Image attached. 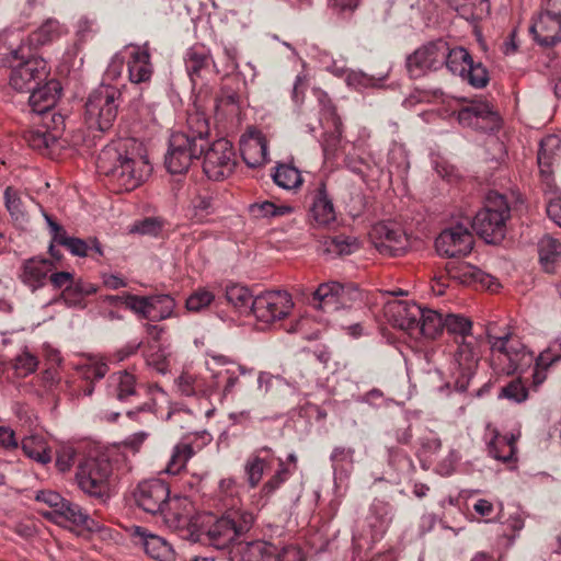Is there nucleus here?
<instances>
[{"label":"nucleus","instance_id":"obj_63","mask_svg":"<svg viewBox=\"0 0 561 561\" xmlns=\"http://www.w3.org/2000/svg\"><path fill=\"white\" fill-rule=\"evenodd\" d=\"M240 95L229 88H222L217 99V107L225 110L229 114H237L239 111Z\"/></svg>","mask_w":561,"mask_h":561},{"label":"nucleus","instance_id":"obj_43","mask_svg":"<svg viewBox=\"0 0 561 561\" xmlns=\"http://www.w3.org/2000/svg\"><path fill=\"white\" fill-rule=\"evenodd\" d=\"M62 33L61 26L57 20H46L36 31L30 34L26 47L37 48L39 46L49 44L59 38Z\"/></svg>","mask_w":561,"mask_h":561},{"label":"nucleus","instance_id":"obj_38","mask_svg":"<svg viewBox=\"0 0 561 561\" xmlns=\"http://www.w3.org/2000/svg\"><path fill=\"white\" fill-rule=\"evenodd\" d=\"M444 316L433 309L422 308V316L417 320L414 337L435 339L444 330Z\"/></svg>","mask_w":561,"mask_h":561},{"label":"nucleus","instance_id":"obj_4","mask_svg":"<svg viewBox=\"0 0 561 561\" xmlns=\"http://www.w3.org/2000/svg\"><path fill=\"white\" fill-rule=\"evenodd\" d=\"M209 127L207 121L196 114V130L173 133L164 157V165L172 174L185 173L192 162L198 159L207 146Z\"/></svg>","mask_w":561,"mask_h":561},{"label":"nucleus","instance_id":"obj_51","mask_svg":"<svg viewBox=\"0 0 561 561\" xmlns=\"http://www.w3.org/2000/svg\"><path fill=\"white\" fill-rule=\"evenodd\" d=\"M275 463H277L275 473L264 483L262 488V494L266 497L271 496L277 489H279V486L285 481H287L294 472L290 470L289 465L276 456Z\"/></svg>","mask_w":561,"mask_h":561},{"label":"nucleus","instance_id":"obj_30","mask_svg":"<svg viewBox=\"0 0 561 561\" xmlns=\"http://www.w3.org/2000/svg\"><path fill=\"white\" fill-rule=\"evenodd\" d=\"M128 51V76L133 83H146L151 79L153 69L150 55L145 47L131 46Z\"/></svg>","mask_w":561,"mask_h":561},{"label":"nucleus","instance_id":"obj_62","mask_svg":"<svg viewBox=\"0 0 561 561\" xmlns=\"http://www.w3.org/2000/svg\"><path fill=\"white\" fill-rule=\"evenodd\" d=\"M214 299L215 295L210 290L199 288L186 299V308L190 311H201L208 307Z\"/></svg>","mask_w":561,"mask_h":561},{"label":"nucleus","instance_id":"obj_28","mask_svg":"<svg viewBox=\"0 0 561 561\" xmlns=\"http://www.w3.org/2000/svg\"><path fill=\"white\" fill-rule=\"evenodd\" d=\"M30 92L28 104L32 111L38 115H46L55 107L61 93V87L58 81L50 80Z\"/></svg>","mask_w":561,"mask_h":561},{"label":"nucleus","instance_id":"obj_16","mask_svg":"<svg viewBox=\"0 0 561 561\" xmlns=\"http://www.w3.org/2000/svg\"><path fill=\"white\" fill-rule=\"evenodd\" d=\"M549 9L539 13L530 32L541 46H553L561 42V0H549Z\"/></svg>","mask_w":561,"mask_h":561},{"label":"nucleus","instance_id":"obj_19","mask_svg":"<svg viewBox=\"0 0 561 561\" xmlns=\"http://www.w3.org/2000/svg\"><path fill=\"white\" fill-rule=\"evenodd\" d=\"M307 198L309 217L316 226L329 227L336 221V209L324 182L310 190Z\"/></svg>","mask_w":561,"mask_h":561},{"label":"nucleus","instance_id":"obj_21","mask_svg":"<svg viewBox=\"0 0 561 561\" xmlns=\"http://www.w3.org/2000/svg\"><path fill=\"white\" fill-rule=\"evenodd\" d=\"M446 272L450 279L466 286H480L490 290L499 287L495 277L467 262H449Z\"/></svg>","mask_w":561,"mask_h":561},{"label":"nucleus","instance_id":"obj_10","mask_svg":"<svg viewBox=\"0 0 561 561\" xmlns=\"http://www.w3.org/2000/svg\"><path fill=\"white\" fill-rule=\"evenodd\" d=\"M236 152L232 144L220 138L204 150L203 171L213 181H222L230 176L236 168Z\"/></svg>","mask_w":561,"mask_h":561},{"label":"nucleus","instance_id":"obj_44","mask_svg":"<svg viewBox=\"0 0 561 561\" xmlns=\"http://www.w3.org/2000/svg\"><path fill=\"white\" fill-rule=\"evenodd\" d=\"M225 297L238 312L250 313L253 311L254 297L245 286L239 284L227 286Z\"/></svg>","mask_w":561,"mask_h":561},{"label":"nucleus","instance_id":"obj_42","mask_svg":"<svg viewBox=\"0 0 561 561\" xmlns=\"http://www.w3.org/2000/svg\"><path fill=\"white\" fill-rule=\"evenodd\" d=\"M21 448L26 457L41 465H46L51 460L50 449L46 439L41 435H31L24 437L21 442Z\"/></svg>","mask_w":561,"mask_h":561},{"label":"nucleus","instance_id":"obj_14","mask_svg":"<svg viewBox=\"0 0 561 561\" xmlns=\"http://www.w3.org/2000/svg\"><path fill=\"white\" fill-rule=\"evenodd\" d=\"M294 307L287 291H265L254 298L252 313L257 321L270 324L289 314Z\"/></svg>","mask_w":561,"mask_h":561},{"label":"nucleus","instance_id":"obj_5","mask_svg":"<svg viewBox=\"0 0 561 561\" xmlns=\"http://www.w3.org/2000/svg\"><path fill=\"white\" fill-rule=\"evenodd\" d=\"M7 61L11 68L10 85L16 91L28 92L47 78L46 61L24 43L9 53Z\"/></svg>","mask_w":561,"mask_h":561},{"label":"nucleus","instance_id":"obj_12","mask_svg":"<svg viewBox=\"0 0 561 561\" xmlns=\"http://www.w3.org/2000/svg\"><path fill=\"white\" fill-rule=\"evenodd\" d=\"M455 352L456 371H454V388L463 392L468 389L469 382L474 375L480 359L479 342L474 336L465 340H456Z\"/></svg>","mask_w":561,"mask_h":561},{"label":"nucleus","instance_id":"obj_2","mask_svg":"<svg viewBox=\"0 0 561 561\" xmlns=\"http://www.w3.org/2000/svg\"><path fill=\"white\" fill-rule=\"evenodd\" d=\"M486 339L491 351V366L499 374L512 375L523 371L534 359L538 367L546 368L561 359L559 346H550L535 358L534 353L511 331L497 335L490 328L486 331Z\"/></svg>","mask_w":561,"mask_h":561},{"label":"nucleus","instance_id":"obj_64","mask_svg":"<svg viewBox=\"0 0 561 561\" xmlns=\"http://www.w3.org/2000/svg\"><path fill=\"white\" fill-rule=\"evenodd\" d=\"M388 462L398 473H408L414 469L412 459L402 450L390 449Z\"/></svg>","mask_w":561,"mask_h":561},{"label":"nucleus","instance_id":"obj_49","mask_svg":"<svg viewBox=\"0 0 561 561\" xmlns=\"http://www.w3.org/2000/svg\"><path fill=\"white\" fill-rule=\"evenodd\" d=\"M146 365L159 374L169 371L168 353L165 348L158 344H149L144 351Z\"/></svg>","mask_w":561,"mask_h":561},{"label":"nucleus","instance_id":"obj_18","mask_svg":"<svg viewBox=\"0 0 561 561\" xmlns=\"http://www.w3.org/2000/svg\"><path fill=\"white\" fill-rule=\"evenodd\" d=\"M435 248L440 255L463 256L473 248V236L463 225H456L439 233L435 240Z\"/></svg>","mask_w":561,"mask_h":561},{"label":"nucleus","instance_id":"obj_36","mask_svg":"<svg viewBox=\"0 0 561 561\" xmlns=\"http://www.w3.org/2000/svg\"><path fill=\"white\" fill-rule=\"evenodd\" d=\"M230 561H273V545L265 541L245 543L232 552Z\"/></svg>","mask_w":561,"mask_h":561},{"label":"nucleus","instance_id":"obj_3","mask_svg":"<svg viewBox=\"0 0 561 561\" xmlns=\"http://www.w3.org/2000/svg\"><path fill=\"white\" fill-rule=\"evenodd\" d=\"M253 515L249 512L230 508L220 518L213 522L205 518L197 529L191 531V540L208 543L217 549H225L241 534L248 531L253 524Z\"/></svg>","mask_w":561,"mask_h":561},{"label":"nucleus","instance_id":"obj_31","mask_svg":"<svg viewBox=\"0 0 561 561\" xmlns=\"http://www.w3.org/2000/svg\"><path fill=\"white\" fill-rule=\"evenodd\" d=\"M210 357L216 366L221 367V369L214 374V377L217 379H225L222 386V394L225 397L232 393L236 385L239 381V375L252 373V369L236 364L224 355H211Z\"/></svg>","mask_w":561,"mask_h":561},{"label":"nucleus","instance_id":"obj_61","mask_svg":"<svg viewBox=\"0 0 561 561\" xmlns=\"http://www.w3.org/2000/svg\"><path fill=\"white\" fill-rule=\"evenodd\" d=\"M5 207L14 220L24 218V208L21 197L16 190L9 186L4 191Z\"/></svg>","mask_w":561,"mask_h":561},{"label":"nucleus","instance_id":"obj_27","mask_svg":"<svg viewBox=\"0 0 561 561\" xmlns=\"http://www.w3.org/2000/svg\"><path fill=\"white\" fill-rule=\"evenodd\" d=\"M393 518L392 506L385 501L374 500L369 506L366 524L373 541L380 540L387 533Z\"/></svg>","mask_w":561,"mask_h":561},{"label":"nucleus","instance_id":"obj_15","mask_svg":"<svg viewBox=\"0 0 561 561\" xmlns=\"http://www.w3.org/2000/svg\"><path fill=\"white\" fill-rule=\"evenodd\" d=\"M126 308L140 319L158 322L172 317L175 301L169 295L134 296L127 297Z\"/></svg>","mask_w":561,"mask_h":561},{"label":"nucleus","instance_id":"obj_39","mask_svg":"<svg viewBox=\"0 0 561 561\" xmlns=\"http://www.w3.org/2000/svg\"><path fill=\"white\" fill-rule=\"evenodd\" d=\"M58 131H50L47 126L36 127L24 134V139L28 146L43 154L51 152L53 147L58 142Z\"/></svg>","mask_w":561,"mask_h":561},{"label":"nucleus","instance_id":"obj_1","mask_svg":"<svg viewBox=\"0 0 561 561\" xmlns=\"http://www.w3.org/2000/svg\"><path fill=\"white\" fill-rule=\"evenodd\" d=\"M96 168L110 176L119 191L135 190L152 171L141 145L134 139L104 148L98 157Z\"/></svg>","mask_w":561,"mask_h":561},{"label":"nucleus","instance_id":"obj_8","mask_svg":"<svg viewBox=\"0 0 561 561\" xmlns=\"http://www.w3.org/2000/svg\"><path fill=\"white\" fill-rule=\"evenodd\" d=\"M121 92L113 85H100L85 103V122L90 128L108 130L118 113Z\"/></svg>","mask_w":561,"mask_h":561},{"label":"nucleus","instance_id":"obj_24","mask_svg":"<svg viewBox=\"0 0 561 561\" xmlns=\"http://www.w3.org/2000/svg\"><path fill=\"white\" fill-rule=\"evenodd\" d=\"M386 314L394 327L413 336L417 320L422 316V307L415 302L394 301L388 305Z\"/></svg>","mask_w":561,"mask_h":561},{"label":"nucleus","instance_id":"obj_35","mask_svg":"<svg viewBox=\"0 0 561 561\" xmlns=\"http://www.w3.org/2000/svg\"><path fill=\"white\" fill-rule=\"evenodd\" d=\"M354 454L355 450L350 447L337 446L332 450L330 459L336 488L348 480L354 468Z\"/></svg>","mask_w":561,"mask_h":561},{"label":"nucleus","instance_id":"obj_58","mask_svg":"<svg viewBox=\"0 0 561 561\" xmlns=\"http://www.w3.org/2000/svg\"><path fill=\"white\" fill-rule=\"evenodd\" d=\"M191 209L193 218L197 221H203L215 211V201L209 194L197 195L191 202Z\"/></svg>","mask_w":561,"mask_h":561},{"label":"nucleus","instance_id":"obj_40","mask_svg":"<svg viewBox=\"0 0 561 561\" xmlns=\"http://www.w3.org/2000/svg\"><path fill=\"white\" fill-rule=\"evenodd\" d=\"M516 439L517 437L514 434L510 436L495 434L488 444L490 456L502 462L514 460L517 451Z\"/></svg>","mask_w":561,"mask_h":561},{"label":"nucleus","instance_id":"obj_34","mask_svg":"<svg viewBox=\"0 0 561 561\" xmlns=\"http://www.w3.org/2000/svg\"><path fill=\"white\" fill-rule=\"evenodd\" d=\"M561 149V139L557 135H547L539 142L537 154L538 167L541 176L549 181L552 175V167Z\"/></svg>","mask_w":561,"mask_h":561},{"label":"nucleus","instance_id":"obj_25","mask_svg":"<svg viewBox=\"0 0 561 561\" xmlns=\"http://www.w3.org/2000/svg\"><path fill=\"white\" fill-rule=\"evenodd\" d=\"M240 150L243 161L250 168H259L268 161L267 141L259 130H250L241 137Z\"/></svg>","mask_w":561,"mask_h":561},{"label":"nucleus","instance_id":"obj_48","mask_svg":"<svg viewBox=\"0 0 561 561\" xmlns=\"http://www.w3.org/2000/svg\"><path fill=\"white\" fill-rule=\"evenodd\" d=\"M193 455L194 450L191 444L184 442L176 444L172 449V454L165 467V472L169 474H178L185 468L187 461Z\"/></svg>","mask_w":561,"mask_h":561},{"label":"nucleus","instance_id":"obj_7","mask_svg":"<svg viewBox=\"0 0 561 561\" xmlns=\"http://www.w3.org/2000/svg\"><path fill=\"white\" fill-rule=\"evenodd\" d=\"M113 467L104 457L88 458L77 469L76 481L88 496L105 503L112 495Z\"/></svg>","mask_w":561,"mask_h":561},{"label":"nucleus","instance_id":"obj_53","mask_svg":"<svg viewBox=\"0 0 561 561\" xmlns=\"http://www.w3.org/2000/svg\"><path fill=\"white\" fill-rule=\"evenodd\" d=\"M249 210L254 218H270L290 214L293 208L287 205H276L270 201H264L250 205Z\"/></svg>","mask_w":561,"mask_h":561},{"label":"nucleus","instance_id":"obj_45","mask_svg":"<svg viewBox=\"0 0 561 561\" xmlns=\"http://www.w3.org/2000/svg\"><path fill=\"white\" fill-rule=\"evenodd\" d=\"M444 66L453 73L460 78L465 75L466 69L472 62V57L469 51L461 47H450L447 43V54Z\"/></svg>","mask_w":561,"mask_h":561},{"label":"nucleus","instance_id":"obj_6","mask_svg":"<svg viewBox=\"0 0 561 561\" xmlns=\"http://www.w3.org/2000/svg\"><path fill=\"white\" fill-rule=\"evenodd\" d=\"M510 216L511 209L505 196L490 192L484 207L472 219V228L485 242L497 243L505 237Z\"/></svg>","mask_w":561,"mask_h":561},{"label":"nucleus","instance_id":"obj_59","mask_svg":"<svg viewBox=\"0 0 561 561\" xmlns=\"http://www.w3.org/2000/svg\"><path fill=\"white\" fill-rule=\"evenodd\" d=\"M38 360L35 355L27 350L22 351L13 359V369L18 377H26L37 368Z\"/></svg>","mask_w":561,"mask_h":561},{"label":"nucleus","instance_id":"obj_9","mask_svg":"<svg viewBox=\"0 0 561 561\" xmlns=\"http://www.w3.org/2000/svg\"><path fill=\"white\" fill-rule=\"evenodd\" d=\"M194 505L188 497H171L162 512L164 523L183 538L191 540V531L199 527L201 522L210 518L209 514L194 515Z\"/></svg>","mask_w":561,"mask_h":561},{"label":"nucleus","instance_id":"obj_17","mask_svg":"<svg viewBox=\"0 0 561 561\" xmlns=\"http://www.w3.org/2000/svg\"><path fill=\"white\" fill-rule=\"evenodd\" d=\"M134 499L138 507L146 513L162 514L170 497L169 485L160 479H150L140 482L134 491Z\"/></svg>","mask_w":561,"mask_h":561},{"label":"nucleus","instance_id":"obj_52","mask_svg":"<svg viewBox=\"0 0 561 561\" xmlns=\"http://www.w3.org/2000/svg\"><path fill=\"white\" fill-rule=\"evenodd\" d=\"M273 180L276 185L285 190L296 188L302 181L299 170L288 164L278 165Z\"/></svg>","mask_w":561,"mask_h":561},{"label":"nucleus","instance_id":"obj_56","mask_svg":"<svg viewBox=\"0 0 561 561\" xmlns=\"http://www.w3.org/2000/svg\"><path fill=\"white\" fill-rule=\"evenodd\" d=\"M461 79L476 89L486 87L490 81L488 69L481 62H474L473 60L466 69Z\"/></svg>","mask_w":561,"mask_h":561},{"label":"nucleus","instance_id":"obj_54","mask_svg":"<svg viewBox=\"0 0 561 561\" xmlns=\"http://www.w3.org/2000/svg\"><path fill=\"white\" fill-rule=\"evenodd\" d=\"M327 252L336 255H350L359 249L356 238L350 236H336L325 242Z\"/></svg>","mask_w":561,"mask_h":561},{"label":"nucleus","instance_id":"obj_32","mask_svg":"<svg viewBox=\"0 0 561 561\" xmlns=\"http://www.w3.org/2000/svg\"><path fill=\"white\" fill-rule=\"evenodd\" d=\"M275 463V454L270 447H262L251 455L245 465L244 471L251 488L257 486L263 473Z\"/></svg>","mask_w":561,"mask_h":561},{"label":"nucleus","instance_id":"obj_47","mask_svg":"<svg viewBox=\"0 0 561 561\" xmlns=\"http://www.w3.org/2000/svg\"><path fill=\"white\" fill-rule=\"evenodd\" d=\"M80 377L87 381H98L108 371L107 364L100 356H88L77 367Z\"/></svg>","mask_w":561,"mask_h":561},{"label":"nucleus","instance_id":"obj_22","mask_svg":"<svg viewBox=\"0 0 561 561\" xmlns=\"http://www.w3.org/2000/svg\"><path fill=\"white\" fill-rule=\"evenodd\" d=\"M184 65L193 84L199 79H206L214 72H218L209 48L202 44H195L185 51Z\"/></svg>","mask_w":561,"mask_h":561},{"label":"nucleus","instance_id":"obj_37","mask_svg":"<svg viewBox=\"0 0 561 561\" xmlns=\"http://www.w3.org/2000/svg\"><path fill=\"white\" fill-rule=\"evenodd\" d=\"M137 379L134 374L124 370L117 371L108 378V394L119 401H125L136 394Z\"/></svg>","mask_w":561,"mask_h":561},{"label":"nucleus","instance_id":"obj_23","mask_svg":"<svg viewBox=\"0 0 561 561\" xmlns=\"http://www.w3.org/2000/svg\"><path fill=\"white\" fill-rule=\"evenodd\" d=\"M348 293L337 282L323 283L313 293L311 304L324 312H333L345 307Z\"/></svg>","mask_w":561,"mask_h":561},{"label":"nucleus","instance_id":"obj_29","mask_svg":"<svg viewBox=\"0 0 561 561\" xmlns=\"http://www.w3.org/2000/svg\"><path fill=\"white\" fill-rule=\"evenodd\" d=\"M53 268L50 260L32 257L23 263L20 279L32 290H36L46 284Z\"/></svg>","mask_w":561,"mask_h":561},{"label":"nucleus","instance_id":"obj_60","mask_svg":"<svg viewBox=\"0 0 561 561\" xmlns=\"http://www.w3.org/2000/svg\"><path fill=\"white\" fill-rule=\"evenodd\" d=\"M499 397L505 398L514 403H522L528 398V389L520 379H514L502 387Z\"/></svg>","mask_w":561,"mask_h":561},{"label":"nucleus","instance_id":"obj_46","mask_svg":"<svg viewBox=\"0 0 561 561\" xmlns=\"http://www.w3.org/2000/svg\"><path fill=\"white\" fill-rule=\"evenodd\" d=\"M444 330H446L448 334L453 335L455 341H461L469 336H473L471 333L472 321L462 314H446L444 318Z\"/></svg>","mask_w":561,"mask_h":561},{"label":"nucleus","instance_id":"obj_55","mask_svg":"<svg viewBox=\"0 0 561 561\" xmlns=\"http://www.w3.org/2000/svg\"><path fill=\"white\" fill-rule=\"evenodd\" d=\"M45 219L49 229V233L51 236V242L49 245V254L56 260L61 259V254L59 251L55 250V244L66 247L69 240L72 237L67 234V231L62 226L57 224L49 215L45 214Z\"/></svg>","mask_w":561,"mask_h":561},{"label":"nucleus","instance_id":"obj_57","mask_svg":"<svg viewBox=\"0 0 561 561\" xmlns=\"http://www.w3.org/2000/svg\"><path fill=\"white\" fill-rule=\"evenodd\" d=\"M72 255L76 256H87L89 251H94L100 256L103 255V250L100 242L94 238L90 239V243L80 239L72 237L67 245L65 247Z\"/></svg>","mask_w":561,"mask_h":561},{"label":"nucleus","instance_id":"obj_20","mask_svg":"<svg viewBox=\"0 0 561 561\" xmlns=\"http://www.w3.org/2000/svg\"><path fill=\"white\" fill-rule=\"evenodd\" d=\"M458 121L461 125L493 131L500 127V116L486 102H473L458 112Z\"/></svg>","mask_w":561,"mask_h":561},{"label":"nucleus","instance_id":"obj_50","mask_svg":"<svg viewBox=\"0 0 561 561\" xmlns=\"http://www.w3.org/2000/svg\"><path fill=\"white\" fill-rule=\"evenodd\" d=\"M538 251L540 262L548 270L561 255V242L551 236H545L538 243Z\"/></svg>","mask_w":561,"mask_h":561},{"label":"nucleus","instance_id":"obj_11","mask_svg":"<svg viewBox=\"0 0 561 561\" xmlns=\"http://www.w3.org/2000/svg\"><path fill=\"white\" fill-rule=\"evenodd\" d=\"M447 54V42L436 39L428 42L407 56L405 67L412 78H420L430 71L443 68Z\"/></svg>","mask_w":561,"mask_h":561},{"label":"nucleus","instance_id":"obj_33","mask_svg":"<svg viewBox=\"0 0 561 561\" xmlns=\"http://www.w3.org/2000/svg\"><path fill=\"white\" fill-rule=\"evenodd\" d=\"M135 535L145 549V552L157 561H173L174 551L171 545L162 537L150 534L142 527L135 528Z\"/></svg>","mask_w":561,"mask_h":561},{"label":"nucleus","instance_id":"obj_13","mask_svg":"<svg viewBox=\"0 0 561 561\" xmlns=\"http://www.w3.org/2000/svg\"><path fill=\"white\" fill-rule=\"evenodd\" d=\"M369 239L376 250L382 255H401L409 247L405 232L394 221L375 224L369 231Z\"/></svg>","mask_w":561,"mask_h":561},{"label":"nucleus","instance_id":"obj_41","mask_svg":"<svg viewBox=\"0 0 561 561\" xmlns=\"http://www.w3.org/2000/svg\"><path fill=\"white\" fill-rule=\"evenodd\" d=\"M96 293V287L89 282L75 279L71 285L64 288L61 299L68 307H77L83 309L85 307L84 299Z\"/></svg>","mask_w":561,"mask_h":561},{"label":"nucleus","instance_id":"obj_26","mask_svg":"<svg viewBox=\"0 0 561 561\" xmlns=\"http://www.w3.org/2000/svg\"><path fill=\"white\" fill-rule=\"evenodd\" d=\"M42 514L47 519L64 527L75 526L91 529L93 526V520L90 518L89 514L78 504L67 500H65L62 508L59 511H48Z\"/></svg>","mask_w":561,"mask_h":561}]
</instances>
